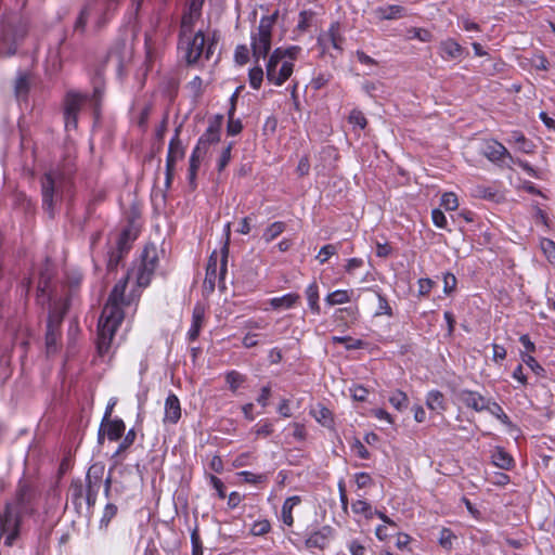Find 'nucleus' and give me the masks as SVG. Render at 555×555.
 Segmentation results:
<instances>
[{"label":"nucleus","instance_id":"13d9d810","mask_svg":"<svg viewBox=\"0 0 555 555\" xmlns=\"http://www.w3.org/2000/svg\"><path fill=\"white\" fill-rule=\"evenodd\" d=\"M235 61L240 65H244L249 60V50L246 46H238L234 54Z\"/></svg>","mask_w":555,"mask_h":555},{"label":"nucleus","instance_id":"3c124183","mask_svg":"<svg viewBox=\"0 0 555 555\" xmlns=\"http://www.w3.org/2000/svg\"><path fill=\"white\" fill-rule=\"evenodd\" d=\"M336 253L337 246L334 244H327L320 249L317 258L321 263H324L328 260L330 257L336 255Z\"/></svg>","mask_w":555,"mask_h":555},{"label":"nucleus","instance_id":"de8ad7c7","mask_svg":"<svg viewBox=\"0 0 555 555\" xmlns=\"http://www.w3.org/2000/svg\"><path fill=\"white\" fill-rule=\"evenodd\" d=\"M408 33L410 34L409 38H416L423 42H429L433 40L431 33L424 28L412 27L408 30Z\"/></svg>","mask_w":555,"mask_h":555},{"label":"nucleus","instance_id":"f03ea898","mask_svg":"<svg viewBox=\"0 0 555 555\" xmlns=\"http://www.w3.org/2000/svg\"><path fill=\"white\" fill-rule=\"evenodd\" d=\"M42 208L53 218L61 206L64 194L69 190V180L61 172L50 170L41 178Z\"/></svg>","mask_w":555,"mask_h":555},{"label":"nucleus","instance_id":"774afa93","mask_svg":"<svg viewBox=\"0 0 555 555\" xmlns=\"http://www.w3.org/2000/svg\"><path fill=\"white\" fill-rule=\"evenodd\" d=\"M300 20L298 23V28L300 30H306L309 27V23L313 17V13L311 11H302L299 15Z\"/></svg>","mask_w":555,"mask_h":555},{"label":"nucleus","instance_id":"864d4df0","mask_svg":"<svg viewBox=\"0 0 555 555\" xmlns=\"http://www.w3.org/2000/svg\"><path fill=\"white\" fill-rule=\"evenodd\" d=\"M271 529V525L268 520H259V521H256L251 529H250V533L253 535H256V537H259V535H263L266 533H268Z\"/></svg>","mask_w":555,"mask_h":555},{"label":"nucleus","instance_id":"052dcab7","mask_svg":"<svg viewBox=\"0 0 555 555\" xmlns=\"http://www.w3.org/2000/svg\"><path fill=\"white\" fill-rule=\"evenodd\" d=\"M232 147H233V143H229L228 146H225L223 149L221 156L219 158V163H218V169L220 171L223 170L227 167V165L229 164V162L231 159Z\"/></svg>","mask_w":555,"mask_h":555},{"label":"nucleus","instance_id":"39448f33","mask_svg":"<svg viewBox=\"0 0 555 555\" xmlns=\"http://www.w3.org/2000/svg\"><path fill=\"white\" fill-rule=\"evenodd\" d=\"M204 48L205 36L202 30L180 37L179 49L184 53L188 64H195L204 53Z\"/></svg>","mask_w":555,"mask_h":555},{"label":"nucleus","instance_id":"5fc2aeb1","mask_svg":"<svg viewBox=\"0 0 555 555\" xmlns=\"http://www.w3.org/2000/svg\"><path fill=\"white\" fill-rule=\"evenodd\" d=\"M375 295L378 299V310L376 311L375 315L386 314L388 317H391L392 310L387 299L379 293L375 292Z\"/></svg>","mask_w":555,"mask_h":555},{"label":"nucleus","instance_id":"7ed1b4c3","mask_svg":"<svg viewBox=\"0 0 555 555\" xmlns=\"http://www.w3.org/2000/svg\"><path fill=\"white\" fill-rule=\"evenodd\" d=\"M279 11H274L271 15L263 16L256 31L251 34V51L255 62L264 59L271 50L272 29L276 24Z\"/></svg>","mask_w":555,"mask_h":555},{"label":"nucleus","instance_id":"49530a36","mask_svg":"<svg viewBox=\"0 0 555 555\" xmlns=\"http://www.w3.org/2000/svg\"><path fill=\"white\" fill-rule=\"evenodd\" d=\"M60 337V328L47 326L46 344L49 351L55 350Z\"/></svg>","mask_w":555,"mask_h":555},{"label":"nucleus","instance_id":"58836bf2","mask_svg":"<svg viewBox=\"0 0 555 555\" xmlns=\"http://www.w3.org/2000/svg\"><path fill=\"white\" fill-rule=\"evenodd\" d=\"M285 230V223L284 222H281V221H276L272 224H270L264 233H263V238L267 241V242H271L273 241L274 238H276L280 234H282Z\"/></svg>","mask_w":555,"mask_h":555},{"label":"nucleus","instance_id":"e2e57ef3","mask_svg":"<svg viewBox=\"0 0 555 555\" xmlns=\"http://www.w3.org/2000/svg\"><path fill=\"white\" fill-rule=\"evenodd\" d=\"M434 281H431L430 279H421L418 280V294L420 296H426L430 293L433 286H434Z\"/></svg>","mask_w":555,"mask_h":555},{"label":"nucleus","instance_id":"a878e982","mask_svg":"<svg viewBox=\"0 0 555 555\" xmlns=\"http://www.w3.org/2000/svg\"><path fill=\"white\" fill-rule=\"evenodd\" d=\"M491 457L492 463L501 469L508 470L514 466L513 457L502 448H495Z\"/></svg>","mask_w":555,"mask_h":555},{"label":"nucleus","instance_id":"6ab92c4d","mask_svg":"<svg viewBox=\"0 0 555 555\" xmlns=\"http://www.w3.org/2000/svg\"><path fill=\"white\" fill-rule=\"evenodd\" d=\"M482 154L492 162L501 160L504 157H511V154L506 150V147L496 141L487 143L482 151Z\"/></svg>","mask_w":555,"mask_h":555},{"label":"nucleus","instance_id":"412c9836","mask_svg":"<svg viewBox=\"0 0 555 555\" xmlns=\"http://www.w3.org/2000/svg\"><path fill=\"white\" fill-rule=\"evenodd\" d=\"M67 310L66 301H54L48 319V326L60 328L64 314Z\"/></svg>","mask_w":555,"mask_h":555},{"label":"nucleus","instance_id":"37998d69","mask_svg":"<svg viewBox=\"0 0 555 555\" xmlns=\"http://www.w3.org/2000/svg\"><path fill=\"white\" fill-rule=\"evenodd\" d=\"M274 51L281 52L279 56L282 60H287L293 63V61H295L298 57V55L301 51V48L298 46H292L288 48H276Z\"/></svg>","mask_w":555,"mask_h":555},{"label":"nucleus","instance_id":"c03bdc74","mask_svg":"<svg viewBox=\"0 0 555 555\" xmlns=\"http://www.w3.org/2000/svg\"><path fill=\"white\" fill-rule=\"evenodd\" d=\"M263 69L261 66H255L249 70V83L254 89H259L263 80Z\"/></svg>","mask_w":555,"mask_h":555},{"label":"nucleus","instance_id":"b1692460","mask_svg":"<svg viewBox=\"0 0 555 555\" xmlns=\"http://www.w3.org/2000/svg\"><path fill=\"white\" fill-rule=\"evenodd\" d=\"M102 428H104V431L107 435V438L112 441H115V440H118L122 436V434L125 431V424L121 420L103 421Z\"/></svg>","mask_w":555,"mask_h":555},{"label":"nucleus","instance_id":"aec40b11","mask_svg":"<svg viewBox=\"0 0 555 555\" xmlns=\"http://www.w3.org/2000/svg\"><path fill=\"white\" fill-rule=\"evenodd\" d=\"M67 310L66 301H54L48 319V326L60 328L64 314Z\"/></svg>","mask_w":555,"mask_h":555},{"label":"nucleus","instance_id":"a18cd8bd","mask_svg":"<svg viewBox=\"0 0 555 555\" xmlns=\"http://www.w3.org/2000/svg\"><path fill=\"white\" fill-rule=\"evenodd\" d=\"M49 279L50 275L47 273H41L38 285H37V292H38V301L40 304H43V298L46 295H48V288H49Z\"/></svg>","mask_w":555,"mask_h":555},{"label":"nucleus","instance_id":"09e8293b","mask_svg":"<svg viewBox=\"0 0 555 555\" xmlns=\"http://www.w3.org/2000/svg\"><path fill=\"white\" fill-rule=\"evenodd\" d=\"M243 129L242 121L234 118V112H229V120L227 126L228 134L236 135Z\"/></svg>","mask_w":555,"mask_h":555},{"label":"nucleus","instance_id":"473e14b6","mask_svg":"<svg viewBox=\"0 0 555 555\" xmlns=\"http://www.w3.org/2000/svg\"><path fill=\"white\" fill-rule=\"evenodd\" d=\"M352 294H353L352 291L338 289V291H335V292L328 294L325 298V301L330 306L343 305V304L349 302L351 300Z\"/></svg>","mask_w":555,"mask_h":555},{"label":"nucleus","instance_id":"dca6fc26","mask_svg":"<svg viewBox=\"0 0 555 555\" xmlns=\"http://www.w3.org/2000/svg\"><path fill=\"white\" fill-rule=\"evenodd\" d=\"M130 238H131L130 231L129 230L122 231V233L120 234L118 242H117V245H118L117 251L112 253L109 256V259L107 262L108 270H114L117 268V266L122 257V254L126 253L129 248L128 241Z\"/></svg>","mask_w":555,"mask_h":555},{"label":"nucleus","instance_id":"e433bc0d","mask_svg":"<svg viewBox=\"0 0 555 555\" xmlns=\"http://www.w3.org/2000/svg\"><path fill=\"white\" fill-rule=\"evenodd\" d=\"M28 90H29L28 77L25 74H21L17 77V79L15 81V86H14L15 96L17 99H23L27 95Z\"/></svg>","mask_w":555,"mask_h":555},{"label":"nucleus","instance_id":"4468645a","mask_svg":"<svg viewBox=\"0 0 555 555\" xmlns=\"http://www.w3.org/2000/svg\"><path fill=\"white\" fill-rule=\"evenodd\" d=\"M333 535V529L330 526H324L320 530L312 532L306 540L305 545L307 548L324 550Z\"/></svg>","mask_w":555,"mask_h":555},{"label":"nucleus","instance_id":"7c9ffc66","mask_svg":"<svg viewBox=\"0 0 555 555\" xmlns=\"http://www.w3.org/2000/svg\"><path fill=\"white\" fill-rule=\"evenodd\" d=\"M301 502L300 498L297 495L291 496L285 500L282 507V519L283 522L287 526H293L294 518L292 515L293 508Z\"/></svg>","mask_w":555,"mask_h":555},{"label":"nucleus","instance_id":"cd10ccee","mask_svg":"<svg viewBox=\"0 0 555 555\" xmlns=\"http://www.w3.org/2000/svg\"><path fill=\"white\" fill-rule=\"evenodd\" d=\"M375 12L379 20H397L405 16V9L401 5L378 8Z\"/></svg>","mask_w":555,"mask_h":555},{"label":"nucleus","instance_id":"2eb2a0df","mask_svg":"<svg viewBox=\"0 0 555 555\" xmlns=\"http://www.w3.org/2000/svg\"><path fill=\"white\" fill-rule=\"evenodd\" d=\"M344 37L340 34L339 23H333L327 33L322 34L318 41L323 47L326 48L327 43H331L332 47L339 52L343 51Z\"/></svg>","mask_w":555,"mask_h":555},{"label":"nucleus","instance_id":"4be33fe9","mask_svg":"<svg viewBox=\"0 0 555 555\" xmlns=\"http://www.w3.org/2000/svg\"><path fill=\"white\" fill-rule=\"evenodd\" d=\"M300 301V296L297 293H289L282 297L270 299L269 304L274 310H287L296 306Z\"/></svg>","mask_w":555,"mask_h":555},{"label":"nucleus","instance_id":"338daca9","mask_svg":"<svg viewBox=\"0 0 555 555\" xmlns=\"http://www.w3.org/2000/svg\"><path fill=\"white\" fill-rule=\"evenodd\" d=\"M310 163L307 156L300 158L298 166L296 168V172L299 177H305L309 173Z\"/></svg>","mask_w":555,"mask_h":555},{"label":"nucleus","instance_id":"4c0bfd02","mask_svg":"<svg viewBox=\"0 0 555 555\" xmlns=\"http://www.w3.org/2000/svg\"><path fill=\"white\" fill-rule=\"evenodd\" d=\"M332 339L336 344H344L346 349H348V350L360 349L366 345L363 340L354 339L350 336H346V337L334 336Z\"/></svg>","mask_w":555,"mask_h":555},{"label":"nucleus","instance_id":"a211bd4d","mask_svg":"<svg viewBox=\"0 0 555 555\" xmlns=\"http://www.w3.org/2000/svg\"><path fill=\"white\" fill-rule=\"evenodd\" d=\"M217 271H218V259L217 253L214 251L209 257L207 268H206V276L204 280V288L208 292H214L217 280Z\"/></svg>","mask_w":555,"mask_h":555},{"label":"nucleus","instance_id":"5701e85b","mask_svg":"<svg viewBox=\"0 0 555 555\" xmlns=\"http://www.w3.org/2000/svg\"><path fill=\"white\" fill-rule=\"evenodd\" d=\"M204 315H205L204 307L202 305H196L193 309L192 326H191V330L189 331L190 340H195L198 337L199 331H201L203 322H204Z\"/></svg>","mask_w":555,"mask_h":555},{"label":"nucleus","instance_id":"f257e3e1","mask_svg":"<svg viewBox=\"0 0 555 555\" xmlns=\"http://www.w3.org/2000/svg\"><path fill=\"white\" fill-rule=\"evenodd\" d=\"M128 278L129 274L114 286L102 310L98 325V352L100 356L108 352L115 332L124 319L120 305L124 302Z\"/></svg>","mask_w":555,"mask_h":555},{"label":"nucleus","instance_id":"9b49d317","mask_svg":"<svg viewBox=\"0 0 555 555\" xmlns=\"http://www.w3.org/2000/svg\"><path fill=\"white\" fill-rule=\"evenodd\" d=\"M104 472L103 466L92 465L87 474L88 490L87 500L89 504H94L95 495L99 491L101 478Z\"/></svg>","mask_w":555,"mask_h":555},{"label":"nucleus","instance_id":"680f3d73","mask_svg":"<svg viewBox=\"0 0 555 555\" xmlns=\"http://www.w3.org/2000/svg\"><path fill=\"white\" fill-rule=\"evenodd\" d=\"M453 533L449 529H443L440 533L439 543L442 547L450 550L452 547Z\"/></svg>","mask_w":555,"mask_h":555},{"label":"nucleus","instance_id":"393cba45","mask_svg":"<svg viewBox=\"0 0 555 555\" xmlns=\"http://www.w3.org/2000/svg\"><path fill=\"white\" fill-rule=\"evenodd\" d=\"M310 413L323 426H325V427L333 426V424H334L333 413L331 412L330 409H327L323 404L318 403L317 405H314L311 409Z\"/></svg>","mask_w":555,"mask_h":555},{"label":"nucleus","instance_id":"20e7f679","mask_svg":"<svg viewBox=\"0 0 555 555\" xmlns=\"http://www.w3.org/2000/svg\"><path fill=\"white\" fill-rule=\"evenodd\" d=\"M280 51H273L266 65V76L269 82L274 86H282L293 74L294 64L291 61L282 60Z\"/></svg>","mask_w":555,"mask_h":555},{"label":"nucleus","instance_id":"6e6552de","mask_svg":"<svg viewBox=\"0 0 555 555\" xmlns=\"http://www.w3.org/2000/svg\"><path fill=\"white\" fill-rule=\"evenodd\" d=\"M1 537L4 538V544L12 546L18 537L20 518L17 513L13 512L10 505L5 506V512L1 520Z\"/></svg>","mask_w":555,"mask_h":555},{"label":"nucleus","instance_id":"c9c22d12","mask_svg":"<svg viewBox=\"0 0 555 555\" xmlns=\"http://www.w3.org/2000/svg\"><path fill=\"white\" fill-rule=\"evenodd\" d=\"M389 402L395 409H397L398 411H402L408 408L409 398L405 392L401 390H396L389 397Z\"/></svg>","mask_w":555,"mask_h":555},{"label":"nucleus","instance_id":"bf43d9fd","mask_svg":"<svg viewBox=\"0 0 555 555\" xmlns=\"http://www.w3.org/2000/svg\"><path fill=\"white\" fill-rule=\"evenodd\" d=\"M89 15H90V10H89L88 7H85L81 10V12H80V14H79V16H78V18H77V21L75 23V30L76 31H83L85 30V27H86V24H87Z\"/></svg>","mask_w":555,"mask_h":555},{"label":"nucleus","instance_id":"c85d7f7f","mask_svg":"<svg viewBox=\"0 0 555 555\" xmlns=\"http://www.w3.org/2000/svg\"><path fill=\"white\" fill-rule=\"evenodd\" d=\"M426 405L431 411L442 414L447 406L444 403V397L440 391H430L426 399Z\"/></svg>","mask_w":555,"mask_h":555},{"label":"nucleus","instance_id":"ddd939ff","mask_svg":"<svg viewBox=\"0 0 555 555\" xmlns=\"http://www.w3.org/2000/svg\"><path fill=\"white\" fill-rule=\"evenodd\" d=\"M222 125V116L218 115L209 121V126L205 133L201 137L197 145H201V151H206L208 144L217 143L220 140V129Z\"/></svg>","mask_w":555,"mask_h":555},{"label":"nucleus","instance_id":"1a4fd4ad","mask_svg":"<svg viewBox=\"0 0 555 555\" xmlns=\"http://www.w3.org/2000/svg\"><path fill=\"white\" fill-rule=\"evenodd\" d=\"M23 33L17 34L12 24L0 22V55H11L16 51V44Z\"/></svg>","mask_w":555,"mask_h":555},{"label":"nucleus","instance_id":"69168bd1","mask_svg":"<svg viewBox=\"0 0 555 555\" xmlns=\"http://www.w3.org/2000/svg\"><path fill=\"white\" fill-rule=\"evenodd\" d=\"M350 392L356 401H364L369 391L362 386H354L353 388H350Z\"/></svg>","mask_w":555,"mask_h":555},{"label":"nucleus","instance_id":"4d7b16f0","mask_svg":"<svg viewBox=\"0 0 555 555\" xmlns=\"http://www.w3.org/2000/svg\"><path fill=\"white\" fill-rule=\"evenodd\" d=\"M349 122L353 125H358L361 129L366 127V118L361 111L352 109L349 115Z\"/></svg>","mask_w":555,"mask_h":555},{"label":"nucleus","instance_id":"72a5a7b5","mask_svg":"<svg viewBox=\"0 0 555 555\" xmlns=\"http://www.w3.org/2000/svg\"><path fill=\"white\" fill-rule=\"evenodd\" d=\"M509 142L516 143L518 145L519 151L526 154H530L534 150V144L531 141L527 140L521 132L514 131L511 134Z\"/></svg>","mask_w":555,"mask_h":555},{"label":"nucleus","instance_id":"a19ab883","mask_svg":"<svg viewBox=\"0 0 555 555\" xmlns=\"http://www.w3.org/2000/svg\"><path fill=\"white\" fill-rule=\"evenodd\" d=\"M485 411H489L493 416L505 425H512L509 417L504 413L503 409L496 403L489 401Z\"/></svg>","mask_w":555,"mask_h":555},{"label":"nucleus","instance_id":"f8f14e48","mask_svg":"<svg viewBox=\"0 0 555 555\" xmlns=\"http://www.w3.org/2000/svg\"><path fill=\"white\" fill-rule=\"evenodd\" d=\"M457 398L467 408H470L477 412L485 411L490 401V399L485 398L480 393L466 389L459 391Z\"/></svg>","mask_w":555,"mask_h":555},{"label":"nucleus","instance_id":"603ef678","mask_svg":"<svg viewBox=\"0 0 555 555\" xmlns=\"http://www.w3.org/2000/svg\"><path fill=\"white\" fill-rule=\"evenodd\" d=\"M441 206L447 210H455L459 207V201L454 193H444L441 197Z\"/></svg>","mask_w":555,"mask_h":555},{"label":"nucleus","instance_id":"ea45409f","mask_svg":"<svg viewBox=\"0 0 555 555\" xmlns=\"http://www.w3.org/2000/svg\"><path fill=\"white\" fill-rule=\"evenodd\" d=\"M306 295H307V299H308L310 308L314 312L319 313L320 312V306L318 304L319 289H318L317 283H312L311 285L308 286V288L306 291Z\"/></svg>","mask_w":555,"mask_h":555},{"label":"nucleus","instance_id":"423d86ee","mask_svg":"<svg viewBox=\"0 0 555 555\" xmlns=\"http://www.w3.org/2000/svg\"><path fill=\"white\" fill-rule=\"evenodd\" d=\"M157 261L158 256L156 247L154 245H146L141 256V264L135 272L139 286H147L150 284Z\"/></svg>","mask_w":555,"mask_h":555},{"label":"nucleus","instance_id":"8fccbe9b","mask_svg":"<svg viewBox=\"0 0 555 555\" xmlns=\"http://www.w3.org/2000/svg\"><path fill=\"white\" fill-rule=\"evenodd\" d=\"M351 508L353 513L364 514L367 518H371L373 515L371 505L363 500H358L354 503H352Z\"/></svg>","mask_w":555,"mask_h":555},{"label":"nucleus","instance_id":"f704fd0d","mask_svg":"<svg viewBox=\"0 0 555 555\" xmlns=\"http://www.w3.org/2000/svg\"><path fill=\"white\" fill-rule=\"evenodd\" d=\"M204 151H201V145H196L190 158L189 177L191 182H193V180L195 179L196 171L199 167L201 158L204 156Z\"/></svg>","mask_w":555,"mask_h":555},{"label":"nucleus","instance_id":"2f4dec72","mask_svg":"<svg viewBox=\"0 0 555 555\" xmlns=\"http://www.w3.org/2000/svg\"><path fill=\"white\" fill-rule=\"evenodd\" d=\"M442 52L449 59H459L462 56L464 49L453 39H447L440 43Z\"/></svg>","mask_w":555,"mask_h":555},{"label":"nucleus","instance_id":"bb28decb","mask_svg":"<svg viewBox=\"0 0 555 555\" xmlns=\"http://www.w3.org/2000/svg\"><path fill=\"white\" fill-rule=\"evenodd\" d=\"M230 235H231V223L229 222L225 225L224 229V236L225 241L221 248V260H220V268H219V280L220 282L223 281L224 275L227 273V262H228V255H229V244H230Z\"/></svg>","mask_w":555,"mask_h":555},{"label":"nucleus","instance_id":"c756f323","mask_svg":"<svg viewBox=\"0 0 555 555\" xmlns=\"http://www.w3.org/2000/svg\"><path fill=\"white\" fill-rule=\"evenodd\" d=\"M199 16L201 13H195L190 10L183 14L180 26V37L193 34L194 24L199 18Z\"/></svg>","mask_w":555,"mask_h":555},{"label":"nucleus","instance_id":"0e129e2a","mask_svg":"<svg viewBox=\"0 0 555 555\" xmlns=\"http://www.w3.org/2000/svg\"><path fill=\"white\" fill-rule=\"evenodd\" d=\"M455 286H456V278L451 273H447L443 278L444 293L450 294L452 291H454Z\"/></svg>","mask_w":555,"mask_h":555},{"label":"nucleus","instance_id":"79ce46f5","mask_svg":"<svg viewBox=\"0 0 555 555\" xmlns=\"http://www.w3.org/2000/svg\"><path fill=\"white\" fill-rule=\"evenodd\" d=\"M225 380L232 391H236L237 388L246 380V377L237 371H230L225 375Z\"/></svg>","mask_w":555,"mask_h":555},{"label":"nucleus","instance_id":"0eeeda50","mask_svg":"<svg viewBox=\"0 0 555 555\" xmlns=\"http://www.w3.org/2000/svg\"><path fill=\"white\" fill-rule=\"evenodd\" d=\"M180 127L176 129V134L171 139L166 160V189H169L175 177L176 164L184 157V149L179 139Z\"/></svg>","mask_w":555,"mask_h":555},{"label":"nucleus","instance_id":"9d476101","mask_svg":"<svg viewBox=\"0 0 555 555\" xmlns=\"http://www.w3.org/2000/svg\"><path fill=\"white\" fill-rule=\"evenodd\" d=\"M85 99L77 93H68L65 101V126L77 127V116Z\"/></svg>","mask_w":555,"mask_h":555},{"label":"nucleus","instance_id":"f3484780","mask_svg":"<svg viewBox=\"0 0 555 555\" xmlns=\"http://www.w3.org/2000/svg\"><path fill=\"white\" fill-rule=\"evenodd\" d=\"M181 417L180 401L176 395H169L165 402V417L166 423L176 424Z\"/></svg>","mask_w":555,"mask_h":555},{"label":"nucleus","instance_id":"6e6d98bb","mask_svg":"<svg viewBox=\"0 0 555 555\" xmlns=\"http://www.w3.org/2000/svg\"><path fill=\"white\" fill-rule=\"evenodd\" d=\"M541 249L551 262L555 261V243L552 240L543 238L541 241Z\"/></svg>","mask_w":555,"mask_h":555}]
</instances>
